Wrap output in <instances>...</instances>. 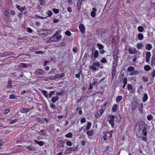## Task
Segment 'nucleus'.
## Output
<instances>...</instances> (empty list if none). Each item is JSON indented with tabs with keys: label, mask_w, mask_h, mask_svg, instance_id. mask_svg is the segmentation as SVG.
<instances>
[{
	"label": "nucleus",
	"mask_w": 155,
	"mask_h": 155,
	"mask_svg": "<svg viewBox=\"0 0 155 155\" xmlns=\"http://www.w3.org/2000/svg\"><path fill=\"white\" fill-rule=\"evenodd\" d=\"M44 53H45L44 51H35V53L36 54H43Z\"/></svg>",
	"instance_id": "nucleus-42"
},
{
	"label": "nucleus",
	"mask_w": 155,
	"mask_h": 155,
	"mask_svg": "<svg viewBox=\"0 0 155 155\" xmlns=\"http://www.w3.org/2000/svg\"><path fill=\"white\" fill-rule=\"evenodd\" d=\"M113 57L114 58V60H117V55L116 54V53L114 52V53Z\"/></svg>",
	"instance_id": "nucleus-58"
},
{
	"label": "nucleus",
	"mask_w": 155,
	"mask_h": 155,
	"mask_svg": "<svg viewBox=\"0 0 155 155\" xmlns=\"http://www.w3.org/2000/svg\"><path fill=\"white\" fill-rule=\"evenodd\" d=\"M12 81L9 80L8 81V88H11L12 87V85L11 84Z\"/></svg>",
	"instance_id": "nucleus-40"
},
{
	"label": "nucleus",
	"mask_w": 155,
	"mask_h": 155,
	"mask_svg": "<svg viewBox=\"0 0 155 155\" xmlns=\"http://www.w3.org/2000/svg\"><path fill=\"white\" fill-rule=\"evenodd\" d=\"M117 123L119 122L121 120V117L120 116L118 117H117Z\"/></svg>",
	"instance_id": "nucleus-53"
},
{
	"label": "nucleus",
	"mask_w": 155,
	"mask_h": 155,
	"mask_svg": "<svg viewBox=\"0 0 155 155\" xmlns=\"http://www.w3.org/2000/svg\"><path fill=\"white\" fill-rule=\"evenodd\" d=\"M122 97L121 96H118L116 98V101L117 102H118L120 101L122 99Z\"/></svg>",
	"instance_id": "nucleus-39"
},
{
	"label": "nucleus",
	"mask_w": 155,
	"mask_h": 155,
	"mask_svg": "<svg viewBox=\"0 0 155 155\" xmlns=\"http://www.w3.org/2000/svg\"><path fill=\"white\" fill-rule=\"evenodd\" d=\"M127 88L129 90H133V87L130 84H128L127 85Z\"/></svg>",
	"instance_id": "nucleus-46"
},
{
	"label": "nucleus",
	"mask_w": 155,
	"mask_h": 155,
	"mask_svg": "<svg viewBox=\"0 0 155 155\" xmlns=\"http://www.w3.org/2000/svg\"><path fill=\"white\" fill-rule=\"evenodd\" d=\"M117 107L118 106L116 104L114 105L112 108V110L113 112H115L116 111Z\"/></svg>",
	"instance_id": "nucleus-22"
},
{
	"label": "nucleus",
	"mask_w": 155,
	"mask_h": 155,
	"mask_svg": "<svg viewBox=\"0 0 155 155\" xmlns=\"http://www.w3.org/2000/svg\"><path fill=\"white\" fill-rule=\"evenodd\" d=\"M86 122V120L85 118H82L81 120V123H84Z\"/></svg>",
	"instance_id": "nucleus-62"
},
{
	"label": "nucleus",
	"mask_w": 155,
	"mask_h": 155,
	"mask_svg": "<svg viewBox=\"0 0 155 155\" xmlns=\"http://www.w3.org/2000/svg\"><path fill=\"white\" fill-rule=\"evenodd\" d=\"M46 30V31H44V33L45 34H46L45 35H50L51 34V31L50 30Z\"/></svg>",
	"instance_id": "nucleus-38"
},
{
	"label": "nucleus",
	"mask_w": 155,
	"mask_h": 155,
	"mask_svg": "<svg viewBox=\"0 0 155 155\" xmlns=\"http://www.w3.org/2000/svg\"><path fill=\"white\" fill-rule=\"evenodd\" d=\"M138 105V104L136 102L133 103L132 105V109H135L137 107Z\"/></svg>",
	"instance_id": "nucleus-20"
},
{
	"label": "nucleus",
	"mask_w": 155,
	"mask_h": 155,
	"mask_svg": "<svg viewBox=\"0 0 155 155\" xmlns=\"http://www.w3.org/2000/svg\"><path fill=\"white\" fill-rule=\"evenodd\" d=\"M63 94V92L62 91H60L56 93V95H60Z\"/></svg>",
	"instance_id": "nucleus-63"
},
{
	"label": "nucleus",
	"mask_w": 155,
	"mask_h": 155,
	"mask_svg": "<svg viewBox=\"0 0 155 155\" xmlns=\"http://www.w3.org/2000/svg\"><path fill=\"white\" fill-rule=\"evenodd\" d=\"M59 97L57 96H54L52 97L51 100L53 103H55L58 99Z\"/></svg>",
	"instance_id": "nucleus-16"
},
{
	"label": "nucleus",
	"mask_w": 155,
	"mask_h": 155,
	"mask_svg": "<svg viewBox=\"0 0 155 155\" xmlns=\"http://www.w3.org/2000/svg\"><path fill=\"white\" fill-rule=\"evenodd\" d=\"M66 144L68 146H71L72 145V143L71 141H68L66 143Z\"/></svg>",
	"instance_id": "nucleus-57"
},
{
	"label": "nucleus",
	"mask_w": 155,
	"mask_h": 155,
	"mask_svg": "<svg viewBox=\"0 0 155 155\" xmlns=\"http://www.w3.org/2000/svg\"><path fill=\"white\" fill-rule=\"evenodd\" d=\"M138 37L140 40H141L143 39V36L142 34L140 33L138 35Z\"/></svg>",
	"instance_id": "nucleus-32"
},
{
	"label": "nucleus",
	"mask_w": 155,
	"mask_h": 155,
	"mask_svg": "<svg viewBox=\"0 0 155 155\" xmlns=\"http://www.w3.org/2000/svg\"><path fill=\"white\" fill-rule=\"evenodd\" d=\"M55 36H54L53 35L52 37L51 38L48 40L47 41V43H50L51 42L56 41V40L55 38Z\"/></svg>",
	"instance_id": "nucleus-8"
},
{
	"label": "nucleus",
	"mask_w": 155,
	"mask_h": 155,
	"mask_svg": "<svg viewBox=\"0 0 155 155\" xmlns=\"http://www.w3.org/2000/svg\"><path fill=\"white\" fill-rule=\"evenodd\" d=\"M46 132L45 130H41L38 132V134L42 136H45L46 134Z\"/></svg>",
	"instance_id": "nucleus-10"
},
{
	"label": "nucleus",
	"mask_w": 155,
	"mask_h": 155,
	"mask_svg": "<svg viewBox=\"0 0 155 155\" xmlns=\"http://www.w3.org/2000/svg\"><path fill=\"white\" fill-rule=\"evenodd\" d=\"M17 119H14V120H12L10 123L9 124H13L14 123L16 122L17 121Z\"/></svg>",
	"instance_id": "nucleus-51"
},
{
	"label": "nucleus",
	"mask_w": 155,
	"mask_h": 155,
	"mask_svg": "<svg viewBox=\"0 0 155 155\" xmlns=\"http://www.w3.org/2000/svg\"><path fill=\"white\" fill-rule=\"evenodd\" d=\"M17 8L20 12H22L26 9L25 6H24L23 7H21V6L18 5H16Z\"/></svg>",
	"instance_id": "nucleus-5"
},
{
	"label": "nucleus",
	"mask_w": 155,
	"mask_h": 155,
	"mask_svg": "<svg viewBox=\"0 0 155 155\" xmlns=\"http://www.w3.org/2000/svg\"><path fill=\"white\" fill-rule=\"evenodd\" d=\"M151 53L150 52L148 51L146 52V61L147 62H148L149 61V59L151 56Z\"/></svg>",
	"instance_id": "nucleus-6"
},
{
	"label": "nucleus",
	"mask_w": 155,
	"mask_h": 155,
	"mask_svg": "<svg viewBox=\"0 0 155 155\" xmlns=\"http://www.w3.org/2000/svg\"><path fill=\"white\" fill-rule=\"evenodd\" d=\"M9 98L10 99H15L16 98V97L15 95L11 94L10 95Z\"/></svg>",
	"instance_id": "nucleus-50"
},
{
	"label": "nucleus",
	"mask_w": 155,
	"mask_h": 155,
	"mask_svg": "<svg viewBox=\"0 0 155 155\" xmlns=\"http://www.w3.org/2000/svg\"><path fill=\"white\" fill-rule=\"evenodd\" d=\"M4 14L8 18H9L10 15L9 12L6 10H5L4 12Z\"/></svg>",
	"instance_id": "nucleus-23"
},
{
	"label": "nucleus",
	"mask_w": 155,
	"mask_h": 155,
	"mask_svg": "<svg viewBox=\"0 0 155 155\" xmlns=\"http://www.w3.org/2000/svg\"><path fill=\"white\" fill-rule=\"evenodd\" d=\"M137 49L138 50L141 49L143 47V45L140 43H137L136 45Z\"/></svg>",
	"instance_id": "nucleus-11"
},
{
	"label": "nucleus",
	"mask_w": 155,
	"mask_h": 155,
	"mask_svg": "<svg viewBox=\"0 0 155 155\" xmlns=\"http://www.w3.org/2000/svg\"><path fill=\"white\" fill-rule=\"evenodd\" d=\"M82 3L81 1H79L77 3V6L79 9L81 8V6Z\"/></svg>",
	"instance_id": "nucleus-27"
},
{
	"label": "nucleus",
	"mask_w": 155,
	"mask_h": 155,
	"mask_svg": "<svg viewBox=\"0 0 155 155\" xmlns=\"http://www.w3.org/2000/svg\"><path fill=\"white\" fill-rule=\"evenodd\" d=\"M79 29L82 33H84L85 31L84 26L82 24H80L79 26Z\"/></svg>",
	"instance_id": "nucleus-2"
},
{
	"label": "nucleus",
	"mask_w": 155,
	"mask_h": 155,
	"mask_svg": "<svg viewBox=\"0 0 155 155\" xmlns=\"http://www.w3.org/2000/svg\"><path fill=\"white\" fill-rule=\"evenodd\" d=\"M90 68L91 69L94 70H96L97 69V68L94 63L92 65L90 66Z\"/></svg>",
	"instance_id": "nucleus-31"
},
{
	"label": "nucleus",
	"mask_w": 155,
	"mask_h": 155,
	"mask_svg": "<svg viewBox=\"0 0 155 155\" xmlns=\"http://www.w3.org/2000/svg\"><path fill=\"white\" fill-rule=\"evenodd\" d=\"M101 62L103 63H106L107 62L106 59L105 58H103L101 60Z\"/></svg>",
	"instance_id": "nucleus-43"
},
{
	"label": "nucleus",
	"mask_w": 155,
	"mask_h": 155,
	"mask_svg": "<svg viewBox=\"0 0 155 155\" xmlns=\"http://www.w3.org/2000/svg\"><path fill=\"white\" fill-rule=\"evenodd\" d=\"M45 73V72L42 69H38L35 72V74L37 75L43 74Z\"/></svg>",
	"instance_id": "nucleus-4"
},
{
	"label": "nucleus",
	"mask_w": 155,
	"mask_h": 155,
	"mask_svg": "<svg viewBox=\"0 0 155 155\" xmlns=\"http://www.w3.org/2000/svg\"><path fill=\"white\" fill-rule=\"evenodd\" d=\"M143 80L145 82H147L148 81V78L146 77H143Z\"/></svg>",
	"instance_id": "nucleus-54"
},
{
	"label": "nucleus",
	"mask_w": 155,
	"mask_h": 155,
	"mask_svg": "<svg viewBox=\"0 0 155 155\" xmlns=\"http://www.w3.org/2000/svg\"><path fill=\"white\" fill-rule=\"evenodd\" d=\"M148 96L146 93H145L143 98V102H146L147 100Z\"/></svg>",
	"instance_id": "nucleus-15"
},
{
	"label": "nucleus",
	"mask_w": 155,
	"mask_h": 155,
	"mask_svg": "<svg viewBox=\"0 0 155 155\" xmlns=\"http://www.w3.org/2000/svg\"><path fill=\"white\" fill-rule=\"evenodd\" d=\"M64 142L62 140H58L57 142V144L60 147H63L64 146Z\"/></svg>",
	"instance_id": "nucleus-3"
},
{
	"label": "nucleus",
	"mask_w": 155,
	"mask_h": 155,
	"mask_svg": "<svg viewBox=\"0 0 155 155\" xmlns=\"http://www.w3.org/2000/svg\"><path fill=\"white\" fill-rule=\"evenodd\" d=\"M102 143H104L106 141V138L105 136H104L103 138H101V140Z\"/></svg>",
	"instance_id": "nucleus-37"
},
{
	"label": "nucleus",
	"mask_w": 155,
	"mask_h": 155,
	"mask_svg": "<svg viewBox=\"0 0 155 155\" xmlns=\"http://www.w3.org/2000/svg\"><path fill=\"white\" fill-rule=\"evenodd\" d=\"M23 147H26L27 149L30 151H33L35 149L34 147L32 146V145H31L27 147L25 146Z\"/></svg>",
	"instance_id": "nucleus-12"
},
{
	"label": "nucleus",
	"mask_w": 155,
	"mask_h": 155,
	"mask_svg": "<svg viewBox=\"0 0 155 155\" xmlns=\"http://www.w3.org/2000/svg\"><path fill=\"white\" fill-rule=\"evenodd\" d=\"M42 79L45 81H48L49 80L48 77H43Z\"/></svg>",
	"instance_id": "nucleus-49"
},
{
	"label": "nucleus",
	"mask_w": 155,
	"mask_h": 155,
	"mask_svg": "<svg viewBox=\"0 0 155 155\" xmlns=\"http://www.w3.org/2000/svg\"><path fill=\"white\" fill-rule=\"evenodd\" d=\"M61 31H58L54 35V36H56L57 35L60 34L61 32Z\"/></svg>",
	"instance_id": "nucleus-55"
},
{
	"label": "nucleus",
	"mask_w": 155,
	"mask_h": 155,
	"mask_svg": "<svg viewBox=\"0 0 155 155\" xmlns=\"http://www.w3.org/2000/svg\"><path fill=\"white\" fill-rule=\"evenodd\" d=\"M151 63L152 64H154V62H155V56H153L151 58Z\"/></svg>",
	"instance_id": "nucleus-47"
},
{
	"label": "nucleus",
	"mask_w": 155,
	"mask_h": 155,
	"mask_svg": "<svg viewBox=\"0 0 155 155\" xmlns=\"http://www.w3.org/2000/svg\"><path fill=\"white\" fill-rule=\"evenodd\" d=\"M138 30L140 32H142L143 30V28L142 26H140L138 27Z\"/></svg>",
	"instance_id": "nucleus-30"
},
{
	"label": "nucleus",
	"mask_w": 155,
	"mask_h": 155,
	"mask_svg": "<svg viewBox=\"0 0 155 155\" xmlns=\"http://www.w3.org/2000/svg\"><path fill=\"white\" fill-rule=\"evenodd\" d=\"M137 128L139 131L136 132L137 135L139 137H141L143 141H146L147 139L146 136L147 135V133L145 125L142 122H139L137 125Z\"/></svg>",
	"instance_id": "nucleus-1"
},
{
	"label": "nucleus",
	"mask_w": 155,
	"mask_h": 155,
	"mask_svg": "<svg viewBox=\"0 0 155 155\" xmlns=\"http://www.w3.org/2000/svg\"><path fill=\"white\" fill-rule=\"evenodd\" d=\"M46 31V30H45L44 29L40 30L39 31V34L40 35H45L46 34H45L44 31Z\"/></svg>",
	"instance_id": "nucleus-25"
},
{
	"label": "nucleus",
	"mask_w": 155,
	"mask_h": 155,
	"mask_svg": "<svg viewBox=\"0 0 155 155\" xmlns=\"http://www.w3.org/2000/svg\"><path fill=\"white\" fill-rule=\"evenodd\" d=\"M26 30H27V31L28 32L31 33L32 32V29L29 28H27Z\"/></svg>",
	"instance_id": "nucleus-56"
},
{
	"label": "nucleus",
	"mask_w": 155,
	"mask_h": 155,
	"mask_svg": "<svg viewBox=\"0 0 155 155\" xmlns=\"http://www.w3.org/2000/svg\"><path fill=\"white\" fill-rule=\"evenodd\" d=\"M50 107L53 109H55L56 108L55 105L53 104H50Z\"/></svg>",
	"instance_id": "nucleus-64"
},
{
	"label": "nucleus",
	"mask_w": 155,
	"mask_h": 155,
	"mask_svg": "<svg viewBox=\"0 0 155 155\" xmlns=\"http://www.w3.org/2000/svg\"><path fill=\"white\" fill-rule=\"evenodd\" d=\"M97 46L100 50L103 49L104 48L103 45L102 44H97Z\"/></svg>",
	"instance_id": "nucleus-35"
},
{
	"label": "nucleus",
	"mask_w": 155,
	"mask_h": 155,
	"mask_svg": "<svg viewBox=\"0 0 155 155\" xmlns=\"http://www.w3.org/2000/svg\"><path fill=\"white\" fill-rule=\"evenodd\" d=\"M127 70L129 72H132L134 71V68L133 66H130L127 68Z\"/></svg>",
	"instance_id": "nucleus-24"
},
{
	"label": "nucleus",
	"mask_w": 155,
	"mask_h": 155,
	"mask_svg": "<svg viewBox=\"0 0 155 155\" xmlns=\"http://www.w3.org/2000/svg\"><path fill=\"white\" fill-rule=\"evenodd\" d=\"M55 93L54 91H51L49 94L48 97L49 98H51L52 97V95L54 94Z\"/></svg>",
	"instance_id": "nucleus-28"
},
{
	"label": "nucleus",
	"mask_w": 155,
	"mask_h": 155,
	"mask_svg": "<svg viewBox=\"0 0 155 155\" xmlns=\"http://www.w3.org/2000/svg\"><path fill=\"white\" fill-rule=\"evenodd\" d=\"M65 34L66 35L68 36H70L71 35V33L69 31H66L65 32Z\"/></svg>",
	"instance_id": "nucleus-45"
},
{
	"label": "nucleus",
	"mask_w": 155,
	"mask_h": 155,
	"mask_svg": "<svg viewBox=\"0 0 155 155\" xmlns=\"http://www.w3.org/2000/svg\"><path fill=\"white\" fill-rule=\"evenodd\" d=\"M92 11L91 12V15L92 17H94L96 15V12L97 11V10L95 8H93L92 9Z\"/></svg>",
	"instance_id": "nucleus-13"
},
{
	"label": "nucleus",
	"mask_w": 155,
	"mask_h": 155,
	"mask_svg": "<svg viewBox=\"0 0 155 155\" xmlns=\"http://www.w3.org/2000/svg\"><path fill=\"white\" fill-rule=\"evenodd\" d=\"M87 134L88 136H91L93 134V131L92 130H88L87 131Z\"/></svg>",
	"instance_id": "nucleus-33"
},
{
	"label": "nucleus",
	"mask_w": 155,
	"mask_h": 155,
	"mask_svg": "<svg viewBox=\"0 0 155 155\" xmlns=\"http://www.w3.org/2000/svg\"><path fill=\"white\" fill-rule=\"evenodd\" d=\"M152 45L149 44H148L146 45V49L148 50H150L152 48Z\"/></svg>",
	"instance_id": "nucleus-21"
},
{
	"label": "nucleus",
	"mask_w": 155,
	"mask_h": 155,
	"mask_svg": "<svg viewBox=\"0 0 155 155\" xmlns=\"http://www.w3.org/2000/svg\"><path fill=\"white\" fill-rule=\"evenodd\" d=\"M136 49L135 48H133V49L131 48H128V52L129 54H134L136 52Z\"/></svg>",
	"instance_id": "nucleus-7"
},
{
	"label": "nucleus",
	"mask_w": 155,
	"mask_h": 155,
	"mask_svg": "<svg viewBox=\"0 0 155 155\" xmlns=\"http://www.w3.org/2000/svg\"><path fill=\"white\" fill-rule=\"evenodd\" d=\"M151 67L149 65H146L144 66V70L147 71L150 70Z\"/></svg>",
	"instance_id": "nucleus-26"
},
{
	"label": "nucleus",
	"mask_w": 155,
	"mask_h": 155,
	"mask_svg": "<svg viewBox=\"0 0 155 155\" xmlns=\"http://www.w3.org/2000/svg\"><path fill=\"white\" fill-rule=\"evenodd\" d=\"M55 77L56 79L59 78H62L64 76V74L63 73L58 74L55 75Z\"/></svg>",
	"instance_id": "nucleus-14"
},
{
	"label": "nucleus",
	"mask_w": 155,
	"mask_h": 155,
	"mask_svg": "<svg viewBox=\"0 0 155 155\" xmlns=\"http://www.w3.org/2000/svg\"><path fill=\"white\" fill-rule=\"evenodd\" d=\"M147 118L148 120L150 121L152 119H153V117L152 115H148L147 117Z\"/></svg>",
	"instance_id": "nucleus-41"
},
{
	"label": "nucleus",
	"mask_w": 155,
	"mask_h": 155,
	"mask_svg": "<svg viewBox=\"0 0 155 155\" xmlns=\"http://www.w3.org/2000/svg\"><path fill=\"white\" fill-rule=\"evenodd\" d=\"M109 124L111 125V127L112 128H114L115 126L114 120L110 119L109 120Z\"/></svg>",
	"instance_id": "nucleus-19"
},
{
	"label": "nucleus",
	"mask_w": 155,
	"mask_h": 155,
	"mask_svg": "<svg viewBox=\"0 0 155 155\" xmlns=\"http://www.w3.org/2000/svg\"><path fill=\"white\" fill-rule=\"evenodd\" d=\"M72 134L71 133H69L65 135V137L67 138H71L72 137Z\"/></svg>",
	"instance_id": "nucleus-44"
},
{
	"label": "nucleus",
	"mask_w": 155,
	"mask_h": 155,
	"mask_svg": "<svg viewBox=\"0 0 155 155\" xmlns=\"http://www.w3.org/2000/svg\"><path fill=\"white\" fill-rule=\"evenodd\" d=\"M93 54L94 55L93 61H94L99 55L98 51L97 50H96L94 51V54H93Z\"/></svg>",
	"instance_id": "nucleus-9"
},
{
	"label": "nucleus",
	"mask_w": 155,
	"mask_h": 155,
	"mask_svg": "<svg viewBox=\"0 0 155 155\" xmlns=\"http://www.w3.org/2000/svg\"><path fill=\"white\" fill-rule=\"evenodd\" d=\"M29 111V108H22L21 109L20 111L21 113H24L28 112Z\"/></svg>",
	"instance_id": "nucleus-17"
},
{
	"label": "nucleus",
	"mask_w": 155,
	"mask_h": 155,
	"mask_svg": "<svg viewBox=\"0 0 155 155\" xmlns=\"http://www.w3.org/2000/svg\"><path fill=\"white\" fill-rule=\"evenodd\" d=\"M47 14L48 16H50L52 15V13L51 11L49 10Z\"/></svg>",
	"instance_id": "nucleus-60"
},
{
	"label": "nucleus",
	"mask_w": 155,
	"mask_h": 155,
	"mask_svg": "<svg viewBox=\"0 0 155 155\" xmlns=\"http://www.w3.org/2000/svg\"><path fill=\"white\" fill-rule=\"evenodd\" d=\"M38 144L40 146H42L44 144V143L42 141H38Z\"/></svg>",
	"instance_id": "nucleus-61"
},
{
	"label": "nucleus",
	"mask_w": 155,
	"mask_h": 155,
	"mask_svg": "<svg viewBox=\"0 0 155 155\" xmlns=\"http://www.w3.org/2000/svg\"><path fill=\"white\" fill-rule=\"evenodd\" d=\"M55 75L54 76H50V77H48L49 79V80H54L56 79L55 78Z\"/></svg>",
	"instance_id": "nucleus-52"
},
{
	"label": "nucleus",
	"mask_w": 155,
	"mask_h": 155,
	"mask_svg": "<svg viewBox=\"0 0 155 155\" xmlns=\"http://www.w3.org/2000/svg\"><path fill=\"white\" fill-rule=\"evenodd\" d=\"M41 92L46 98H48V94L47 91L42 90H41Z\"/></svg>",
	"instance_id": "nucleus-18"
},
{
	"label": "nucleus",
	"mask_w": 155,
	"mask_h": 155,
	"mask_svg": "<svg viewBox=\"0 0 155 155\" xmlns=\"http://www.w3.org/2000/svg\"><path fill=\"white\" fill-rule=\"evenodd\" d=\"M38 109V110L41 111V110L42 108H43V107L41 104H39L37 105Z\"/></svg>",
	"instance_id": "nucleus-34"
},
{
	"label": "nucleus",
	"mask_w": 155,
	"mask_h": 155,
	"mask_svg": "<svg viewBox=\"0 0 155 155\" xmlns=\"http://www.w3.org/2000/svg\"><path fill=\"white\" fill-rule=\"evenodd\" d=\"M138 73V72L136 70L133 71L131 72L130 73L131 75H134L137 74Z\"/></svg>",
	"instance_id": "nucleus-29"
},
{
	"label": "nucleus",
	"mask_w": 155,
	"mask_h": 155,
	"mask_svg": "<svg viewBox=\"0 0 155 155\" xmlns=\"http://www.w3.org/2000/svg\"><path fill=\"white\" fill-rule=\"evenodd\" d=\"M52 10L55 14H57L59 12V10L58 9L53 8L52 9Z\"/></svg>",
	"instance_id": "nucleus-36"
},
{
	"label": "nucleus",
	"mask_w": 155,
	"mask_h": 155,
	"mask_svg": "<svg viewBox=\"0 0 155 155\" xmlns=\"http://www.w3.org/2000/svg\"><path fill=\"white\" fill-rule=\"evenodd\" d=\"M61 36L60 35H57L55 37L56 40L57 41V40L61 38Z\"/></svg>",
	"instance_id": "nucleus-48"
},
{
	"label": "nucleus",
	"mask_w": 155,
	"mask_h": 155,
	"mask_svg": "<svg viewBox=\"0 0 155 155\" xmlns=\"http://www.w3.org/2000/svg\"><path fill=\"white\" fill-rule=\"evenodd\" d=\"M123 82L124 84H127V79L126 78H124L123 80Z\"/></svg>",
	"instance_id": "nucleus-59"
}]
</instances>
